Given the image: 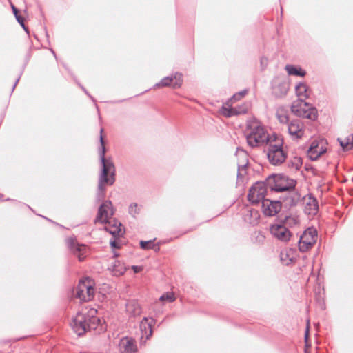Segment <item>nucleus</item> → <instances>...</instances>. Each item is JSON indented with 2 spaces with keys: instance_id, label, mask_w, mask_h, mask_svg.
Instances as JSON below:
<instances>
[{
  "instance_id": "f257e3e1",
  "label": "nucleus",
  "mask_w": 353,
  "mask_h": 353,
  "mask_svg": "<svg viewBox=\"0 0 353 353\" xmlns=\"http://www.w3.org/2000/svg\"><path fill=\"white\" fill-rule=\"evenodd\" d=\"M103 129L100 130V143L99 157L101 164V172L99 178L98 190L97 193V199L100 201L105 196V185H112L115 181V167L111 157H105V147L102 136Z\"/></svg>"
},
{
  "instance_id": "f03ea898",
  "label": "nucleus",
  "mask_w": 353,
  "mask_h": 353,
  "mask_svg": "<svg viewBox=\"0 0 353 353\" xmlns=\"http://www.w3.org/2000/svg\"><path fill=\"white\" fill-rule=\"evenodd\" d=\"M244 133L247 143L251 148L268 145L272 139V134H269L264 126L255 119L247 121Z\"/></svg>"
},
{
  "instance_id": "7ed1b4c3",
  "label": "nucleus",
  "mask_w": 353,
  "mask_h": 353,
  "mask_svg": "<svg viewBox=\"0 0 353 353\" xmlns=\"http://www.w3.org/2000/svg\"><path fill=\"white\" fill-rule=\"evenodd\" d=\"M85 310L78 312L70 323L72 330L79 336L83 335L88 330L96 329V326L100 323V319L96 316V309L90 308Z\"/></svg>"
},
{
  "instance_id": "20e7f679",
  "label": "nucleus",
  "mask_w": 353,
  "mask_h": 353,
  "mask_svg": "<svg viewBox=\"0 0 353 353\" xmlns=\"http://www.w3.org/2000/svg\"><path fill=\"white\" fill-rule=\"evenodd\" d=\"M287 152L283 149V139L275 134H272V139L268 144L267 157L273 165H281L287 158Z\"/></svg>"
},
{
  "instance_id": "39448f33",
  "label": "nucleus",
  "mask_w": 353,
  "mask_h": 353,
  "mask_svg": "<svg viewBox=\"0 0 353 353\" xmlns=\"http://www.w3.org/2000/svg\"><path fill=\"white\" fill-rule=\"evenodd\" d=\"M296 181L283 174H274L267 179V185L271 190L284 192L294 188Z\"/></svg>"
},
{
  "instance_id": "423d86ee",
  "label": "nucleus",
  "mask_w": 353,
  "mask_h": 353,
  "mask_svg": "<svg viewBox=\"0 0 353 353\" xmlns=\"http://www.w3.org/2000/svg\"><path fill=\"white\" fill-rule=\"evenodd\" d=\"M291 110L296 116L306 118L310 120H315L317 118L316 108L311 107L305 101H294L291 105Z\"/></svg>"
},
{
  "instance_id": "0eeeda50",
  "label": "nucleus",
  "mask_w": 353,
  "mask_h": 353,
  "mask_svg": "<svg viewBox=\"0 0 353 353\" xmlns=\"http://www.w3.org/2000/svg\"><path fill=\"white\" fill-rule=\"evenodd\" d=\"M94 281L89 278L80 281L75 290L76 297L84 302L92 300L94 294Z\"/></svg>"
},
{
  "instance_id": "6e6552de",
  "label": "nucleus",
  "mask_w": 353,
  "mask_h": 353,
  "mask_svg": "<svg viewBox=\"0 0 353 353\" xmlns=\"http://www.w3.org/2000/svg\"><path fill=\"white\" fill-rule=\"evenodd\" d=\"M272 94L276 98L284 97L290 89V81L283 75L276 76L271 82Z\"/></svg>"
},
{
  "instance_id": "1a4fd4ad",
  "label": "nucleus",
  "mask_w": 353,
  "mask_h": 353,
  "mask_svg": "<svg viewBox=\"0 0 353 353\" xmlns=\"http://www.w3.org/2000/svg\"><path fill=\"white\" fill-rule=\"evenodd\" d=\"M268 187L267 183L264 182H256L250 189L248 195V200L254 205L262 203L263 200L265 199V195L267 192Z\"/></svg>"
},
{
  "instance_id": "9d476101",
  "label": "nucleus",
  "mask_w": 353,
  "mask_h": 353,
  "mask_svg": "<svg viewBox=\"0 0 353 353\" xmlns=\"http://www.w3.org/2000/svg\"><path fill=\"white\" fill-rule=\"evenodd\" d=\"M317 232L315 229L309 228L300 236L299 241V250L302 252L307 251L316 243Z\"/></svg>"
},
{
  "instance_id": "9b49d317",
  "label": "nucleus",
  "mask_w": 353,
  "mask_h": 353,
  "mask_svg": "<svg viewBox=\"0 0 353 353\" xmlns=\"http://www.w3.org/2000/svg\"><path fill=\"white\" fill-rule=\"evenodd\" d=\"M114 213V210L112 202L109 200H106L99 206L95 221L101 223L107 222L112 218Z\"/></svg>"
},
{
  "instance_id": "f8f14e48",
  "label": "nucleus",
  "mask_w": 353,
  "mask_h": 353,
  "mask_svg": "<svg viewBox=\"0 0 353 353\" xmlns=\"http://www.w3.org/2000/svg\"><path fill=\"white\" fill-rule=\"evenodd\" d=\"M68 248L70 251L78 257L80 261L84 259L89 254L88 248L84 244H79L75 239L68 238L66 241Z\"/></svg>"
},
{
  "instance_id": "ddd939ff",
  "label": "nucleus",
  "mask_w": 353,
  "mask_h": 353,
  "mask_svg": "<svg viewBox=\"0 0 353 353\" xmlns=\"http://www.w3.org/2000/svg\"><path fill=\"white\" fill-rule=\"evenodd\" d=\"M326 142L324 140H315L311 143L307 156L311 160L316 161L326 152Z\"/></svg>"
},
{
  "instance_id": "4468645a",
  "label": "nucleus",
  "mask_w": 353,
  "mask_h": 353,
  "mask_svg": "<svg viewBox=\"0 0 353 353\" xmlns=\"http://www.w3.org/2000/svg\"><path fill=\"white\" fill-rule=\"evenodd\" d=\"M271 234L277 240L287 242L291 237L289 230L283 224H274L270 227Z\"/></svg>"
},
{
  "instance_id": "2eb2a0df",
  "label": "nucleus",
  "mask_w": 353,
  "mask_h": 353,
  "mask_svg": "<svg viewBox=\"0 0 353 353\" xmlns=\"http://www.w3.org/2000/svg\"><path fill=\"white\" fill-rule=\"evenodd\" d=\"M183 82L182 75L180 73H175L170 77H166L161 79L159 83L154 85L155 88L170 86L173 88H179Z\"/></svg>"
},
{
  "instance_id": "dca6fc26",
  "label": "nucleus",
  "mask_w": 353,
  "mask_h": 353,
  "mask_svg": "<svg viewBox=\"0 0 353 353\" xmlns=\"http://www.w3.org/2000/svg\"><path fill=\"white\" fill-rule=\"evenodd\" d=\"M304 125L301 121L294 119L288 125V131L294 140L299 139L304 136Z\"/></svg>"
},
{
  "instance_id": "f3484780",
  "label": "nucleus",
  "mask_w": 353,
  "mask_h": 353,
  "mask_svg": "<svg viewBox=\"0 0 353 353\" xmlns=\"http://www.w3.org/2000/svg\"><path fill=\"white\" fill-rule=\"evenodd\" d=\"M263 212L265 216H275L281 209V203L278 201H272L268 199L263 200L261 203Z\"/></svg>"
},
{
  "instance_id": "a211bd4d",
  "label": "nucleus",
  "mask_w": 353,
  "mask_h": 353,
  "mask_svg": "<svg viewBox=\"0 0 353 353\" xmlns=\"http://www.w3.org/2000/svg\"><path fill=\"white\" fill-rule=\"evenodd\" d=\"M304 211L309 215H315L319 210V205L316 199L310 194L303 198Z\"/></svg>"
},
{
  "instance_id": "6ab92c4d",
  "label": "nucleus",
  "mask_w": 353,
  "mask_h": 353,
  "mask_svg": "<svg viewBox=\"0 0 353 353\" xmlns=\"http://www.w3.org/2000/svg\"><path fill=\"white\" fill-rule=\"evenodd\" d=\"M153 319L144 317L140 323V331L141 332V339L145 338V341L150 339L152 334Z\"/></svg>"
},
{
  "instance_id": "aec40b11",
  "label": "nucleus",
  "mask_w": 353,
  "mask_h": 353,
  "mask_svg": "<svg viewBox=\"0 0 353 353\" xmlns=\"http://www.w3.org/2000/svg\"><path fill=\"white\" fill-rule=\"evenodd\" d=\"M104 223H105V230L113 236H120L123 234L122 225L118 221L113 220L110 221L108 220Z\"/></svg>"
},
{
  "instance_id": "412c9836",
  "label": "nucleus",
  "mask_w": 353,
  "mask_h": 353,
  "mask_svg": "<svg viewBox=\"0 0 353 353\" xmlns=\"http://www.w3.org/2000/svg\"><path fill=\"white\" fill-rule=\"evenodd\" d=\"M121 353H136L137 347L134 341L129 338L122 339L119 344Z\"/></svg>"
},
{
  "instance_id": "4be33fe9",
  "label": "nucleus",
  "mask_w": 353,
  "mask_h": 353,
  "mask_svg": "<svg viewBox=\"0 0 353 353\" xmlns=\"http://www.w3.org/2000/svg\"><path fill=\"white\" fill-rule=\"evenodd\" d=\"M126 312L130 317H135L141 314V308L137 301H129L126 303Z\"/></svg>"
},
{
  "instance_id": "5701e85b",
  "label": "nucleus",
  "mask_w": 353,
  "mask_h": 353,
  "mask_svg": "<svg viewBox=\"0 0 353 353\" xmlns=\"http://www.w3.org/2000/svg\"><path fill=\"white\" fill-rule=\"evenodd\" d=\"M298 101H305L309 97V91L307 85L304 83H299L295 87Z\"/></svg>"
},
{
  "instance_id": "b1692460",
  "label": "nucleus",
  "mask_w": 353,
  "mask_h": 353,
  "mask_svg": "<svg viewBox=\"0 0 353 353\" xmlns=\"http://www.w3.org/2000/svg\"><path fill=\"white\" fill-rule=\"evenodd\" d=\"M281 261L284 265H289L295 259L294 252L292 250H284L280 254Z\"/></svg>"
},
{
  "instance_id": "393cba45",
  "label": "nucleus",
  "mask_w": 353,
  "mask_h": 353,
  "mask_svg": "<svg viewBox=\"0 0 353 353\" xmlns=\"http://www.w3.org/2000/svg\"><path fill=\"white\" fill-rule=\"evenodd\" d=\"M285 70L288 72V75L299 76L303 77L306 74V72L299 66H295L293 65H286Z\"/></svg>"
},
{
  "instance_id": "a878e982",
  "label": "nucleus",
  "mask_w": 353,
  "mask_h": 353,
  "mask_svg": "<svg viewBox=\"0 0 353 353\" xmlns=\"http://www.w3.org/2000/svg\"><path fill=\"white\" fill-rule=\"evenodd\" d=\"M110 270L112 272L114 276H119L125 273L126 268L119 261H115L110 267Z\"/></svg>"
},
{
  "instance_id": "bb28decb",
  "label": "nucleus",
  "mask_w": 353,
  "mask_h": 353,
  "mask_svg": "<svg viewBox=\"0 0 353 353\" xmlns=\"http://www.w3.org/2000/svg\"><path fill=\"white\" fill-rule=\"evenodd\" d=\"M276 116L281 123H287L289 121L288 110L284 107H279L276 110Z\"/></svg>"
},
{
  "instance_id": "cd10ccee",
  "label": "nucleus",
  "mask_w": 353,
  "mask_h": 353,
  "mask_svg": "<svg viewBox=\"0 0 353 353\" xmlns=\"http://www.w3.org/2000/svg\"><path fill=\"white\" fill-rule=\"evenodd\" d=\"M338 141L343 150H349L353 148V134L348 135L344 139L339 138Z\"/></svg>"
},
{
  "instance_id": "c85d7f7f",
  "label": "nucleus",
  "mask_w": 353,
  "mask_h": 353,
  "mask_svg": "<svg viewBox=\"0 0 353 353\" xmlns=\"http://www.w3.org/2000/svg\"><path fill=\"white\" fill-rule=\"evenodd\" d=\"M260 215L257 210H250L248 211V214L245 215V219L246 221H248L252 225H255L258 223V220L259 219Z\"/></svg>"
},
{
  "instance_id": "c756f323",
  "label": "nucleus",
  "mask_w": 353,
  "mask_h": 353,
  "mask_svg": "<svg viewBox=\"0 0 353 353\" xmlns=\"http://www.w3.org/2000/svg\"><path fill=\"white\" fill-rule=\"evenodd\" d=\"M230 102V101H229L228 102L225 103L222 106L221 110V114L227 117H230L232 116H234V108L231 107Z\"/></svg>"
},
{
  "instance_id": "7c9ffc66",
  "label": "nucleus",
  "mask_w": 353,
  "mask_h": 353,
  "mask_svg": "<svg viewBox=\"0 0 353 353\" xmlns=\"http://www.w3.org/2000/svg\"><path fill=\"white\" fill-rule=\"evenodd\" d=\"M249 108L250 106L248 104H243L238 107L234 108V115H239L247 113L249 110Z\"/></svg>"
},
{
  "instance_id": "2f4dec72",
  "label": "nucleus",
  "mask_w": 353,
  "mask_h": 353,
  "mask_svg": "<svg viewBox=\"0 0 353 353\" xmlns=\"http://www.w3.org/2000/svg\"><path fill=\"white\" fill-rule=\"evenodd\" d=\"M141 248L143 250H148V249H154L155 250H158L159 248V247L156 246L153 241H141L140 242Z\"/></svg>"
},
{
  "instance_id": "473e14b6",
  "label": "nucleus",
  "mask_w": 353,
  "mask_h": 353,
  "mask_svg": "<svg viewBox=\"0 0 353 353\" xmlns=\"http://www.w3.org/2000/svg\"><path fill=\"white\" fill-rule=\"evenodd\" d=\"M159 300L163 302L172 303L174 301L175 296L172 292H167L161 296Z\"/></svg>"
},
{
  "instance_id": "72a5a7b5",
  "label": "nucleus",
  "mask_w": 353,
  "mask_h": 353,
  "mask_svg": "<svg viewBox=\"0 0 353 353\" xmlns=\"http://www.w3.org/2000/svg\"><path fill=\"white\" fill-rule=\"evenodd\" d=\"M129 213L135 216L140 212V207L137 203H131L128 208Z\"/></svg>"
},
{
  "instance_id": "f704fd0d",
  "label": "nucleus",
  "mask_w": 353,
  "mask_h": 353,
  "mask_svg": "<svg viewBox=\"0 0 353 353\" xmlns=\"http://www.w3.org/2000/svg\"><path fill=\"white\" fill-rule=\"evenodd\" d=\"M247 94V90H244L234 94L232 98L230 99V101H236L240 100L242 97H243Z\"/></svg>"
},
{
  "instance_id": "c9c22d12",
  "label": "nucleus",
  "mask_w": 353,
  "mask_h": 353,
  "mask_svg": "<svg viewBox=\"0 0 353 353\" xmlns=\"http://www.w3.org/2000/svg\"><path fill=\"white\" fill-rule=\"evenodd\" d=\"M287 224H296L299 223V219L296 217L288 216L285 219Z\"/></svg>"
},
{
  "instance_id": "e433bc0d",
  "label": "nucleus",
  "mask_w": 353,
  "mask_h": 353,
  "mask_svg": "<svg viewBox=\"0 0 353 353\" xmlns=\"http://www.w3.org/2000/svg\"><path fill=\"white\" fill-rule=\"evenodd\" d=\"M15 17H16V19L17 20V21L19 22V23H20V25L23 27V28L28 32V30H27V28L24 25L23 18L19 14L15 16Z\"/></svg>"
},
{
  "instance_id": "4c0bfd02",
  "label": "nucleus",
  "mask_w": 353,
  "mask_h": 353,
  "mask_svg": "<svg viewBox=\"0 0 353 353\" xmlns=\"http://www.w3.org/2000/svg\"><path fill=\"white\" fill-rule=\"evenodd\" d=\"M132 268L134 270V273H138L143 270L141 266L133 265V266H132Z\"/></svg>"
},
{
  "instance_id": "58836bf2",
  "label": "nucleus",
  "mask_w": 353,
  "mask_h": 353,
  "mask_svg": "<svg viewBox=\"0 0 353 353\" xmlns=\"http://www.w3.org/2000/svg\"><path fill=\"white\" fill-rule=\"evenodd\" d=\"M309 334V320L307 321V325L305 330V338L307 340Z\"/></svg>"
},
{
  "instance_id": "ea45409f",
  "label": "nucleus",
  "mask_w": 353,
  "mask_h": 353,
  "mask_svg": "<svg viewBox=\"0 0 353 353\" xmlns=\"http://www.w3.org/2000/svg\"><path fill=\"white\" fill-rule=\"evenodd\" d=\"M267 62H268V59L266 58H261V65H264L265 66L267 64Z\"/></svg>"
},
{
  "instance_id": "a19ab883",
  "label": "nucleus",
  "mask_w": 353,
  "mask_h": 353,
  "mask_svg": "<svg viewBox=\"0 0 353 353\" xmlns=\"http://www.w3.org/2000/svg\"><path fill=\"white\" fill-rule=\"evenodd\" d=\"M12 9L14 16H17V14H19L17 8L15 6H14L13 5L12 6Z\"/></svg>"
},
{
  "instance_id": "79ce46f5",
  "label": "nucleus",
  "mask_w": 353,
  "mask_h": 353,
  "mask_svg": "<svg viewBox=\"0 0 353 353\" xmlns=\"http://www.w3.org/2000/svg\"><path fill=\"white\" fill-rule=\"evenodd\" d=\"M110 245L113 248H118V246L116 244V241H110Z\"/></svg>"
},
{
  "instance_id": "37998d69",
  "label": "nucleus",
  "mask_w": 353,
  "mask_h": 353,
  "mask_svg": "<svg viewBox=\"0 0 353 353\" xmlns=\"http://www.w3.org/2000/svg\"><path fill=\"white\" fill-rule=\"evenodd\" d=\"M246 163H247V160L245 159V163H243V164H242V165H239V171L240 170V168H241H241L245 167V166L246 165Z\"/></svg>"
},
{
  "instance_id": "c03bdc74",
  "label": "nucleus",
  "mask_w": 353,
  "mask_h": 353,
  "mask_svg": "<svg viewBox=\"0 0 353 353\" xmlns=\"http://www.w3.org/2000/svg\"><path fill=\"white\" fill-rule=\"evenodd\" d=\"M15 83H17V82ZM15 86H16V84H14L13 89L15 88Z\"/></svg>"
}]
</instances>
